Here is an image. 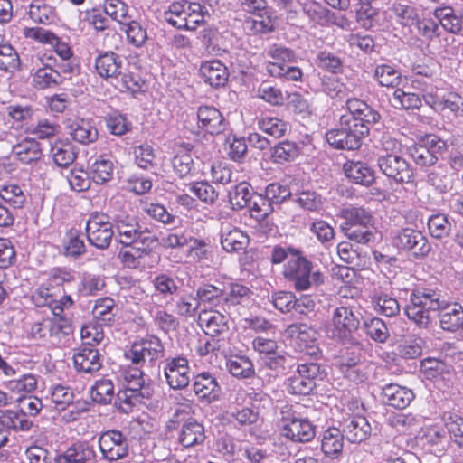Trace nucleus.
Listing matches in <instances>:
<instances>
[{
  "instance_id": "nucleus-24",
  "label": "nucleus",
  "mask_w": 463,
  "mask_h": 463,
  "mask_svg": "<svg viewBox=\"0 0 463 463\" xmlns=\"http://www.w3.org/2000/svg\"><path fill=\"white\" fill-rule=\"evenodd\" d=\"M381 396L384 403L399 410L409 406L415 397L411 389L396 383L385 384L382 388Z\"/></svg>"
},
{
  "instance_id": "nucleus-30",
  "label": "nucleus",
  "mask_w": 463,
  "mask_h": 463,
  "mask_svg": "<svg viewBox=\"0 0 463 463\" xmlns=\"http://www.w3.org/2000/svg\"><path fill=\"white\" fill-rule=\"evenodd\" d=\"M71 137L81 144L89 145L95 142L99 137V132L92 120L77 118L68 127Z\"/></svg>"
},
{
  "instance_id": "nucleus-43",
  "label": "nucleus",
  "mask_w": 463,
  "mask_h": 463,
  "mask_svg": "<svg viewBox=\"0 0 463 463\" xmlns=\"http://www.w3.org/2000/svg\"><path fill=\"white\" fill-rule=\"evenodd\" d=\"M115 300L110 298H101L95 301L92 310L94 317L104 326H112L118 312Z\"/></svg>"
},
{
  "instance_id": "nucleus-7",
  "label": "nucleus",
  "mask_w": 463,
  "mask_h": 463,
  "mask_svg": "<svg viewBox=\"0 0 463 463\" xmlns=\"http://www.w3.org/2000/svg\"><path fill=\"white\" fill-rule=\"evenodd\" d=\"M377 165L388 179L399 184L414 183V170L411 164L397 153H385L377 157Z\"/></svg>"
},
{
  "instance_id": "nucleus-8",
  "label": "nucleus",
  "mask_w": 463,
  "mask_h": 463,
  "mask_svg": "<svg viewBox=\"0 0 463 463\" xmlns=\"http://www.w3.org/2000/svg\"><path fill=\"white\" fill-rule=\"evenodd\" d=\"M165 354V347L161 339L154 335H146L139 341L134 342L130 348L125 351V357L133 365L144 366L146 362L153 364Z\"/></svg>"
},
{
  "instance_id": "nucleus-4",
  "label": "nucleus",
  "mask_w": 463,
  "mask_h": 463,
  "mask_svg": "<svg viewBox=\"0 0 463 463\" xmlns=\"http://www.w3.org/2000/svg\"><path fill=\"white\" fill-rule=\"evenodd\" d=\"M280 414V434L284 438L298 443L313 439L316 427L310 420L299 417L288 405L281 408Z\"/></svg>"
},
{
  "instance_id": "nucleus-3",
  "label": "nucleus",
  "mask_w": 463,
  "mask_h": 463,
  "mask_svg": "<svg viewBox=\"0 0 463 463\" xmlns=\"http://www.w3.org/2000/svg\"><path fill=\"white\" fill-rule=\"evenodd\" d=\"M449 147L448 141L436 135H427L419 143L411 146L408 153L418 166L430 167L444 158Z\"/></svg>"
},
{
  "instance_id": "nucleus-53",
  "label": "nucleus",
  "mask_w": 463,
  "mask_h": 463,
  "mask_svg": "<svg viewBox=\"0 0 463 463\" xmlns=\"http://www.w3.org/2000/svg\"><path fill=\"white\" fill-rule=\"evenodd\" d=\"M264 365L276 374L286 375L293 369L295 361L290 354L276 353L272 356L264 358Z\"/></svg>"
},
{
  "instance_id": "nucleus-35",
  "label": "nucleus",
  "mask_w": 463,
  "mask_h": 463,
  "mask_svg": "<svg viewBox=\"0 0 463 463\" xmlns=\"http://www.w3.org/2000/svg\"><path fill=\"white\" fill-rule=\"evenodd\" d=\"M345 434L340 428H328L323 432L321 450L328 458H337L343 450Z\"/></svg>"
},
{
  "instance_id": "nucleus-45",
  "label": "nucleus",
  "mask_w": 463,
  "mask_h": 463,
  "mask_svg": "<svg viewBox=\"0 0 463 463\" xmlns=\"http://www.w3.org/2000/svg\"><path fill=\"white\" fill-rule=\"evenodd\" d=\"M140 209L154 221L164 225H171L175 222L176 216L170 213L166 207L159 203L141 201Z\"/></svg>"
},
{
  "instance_id": "nucleus-1",
  "label": "nucleus",
  "mask_w": 463,
  "mask_h": 463,
  "mask_svg": "<svg viewBox=\"0 0 463 463\" xmlns=\"http://www.w3.org/2000/svg\"><path fill=\"white\" fill-rule=\"evenodd\" d=\"M345 109L339 118L338 127L328 130L326 139L335 149L354 151L361 147L371 127L379 123L382 117L378 110L357 98L347 99Z\"/></svg>"
},
{
  "instance_id": "nucleus-23",
  "label": "nucleus",
  "mask_w": 463,
  "mask_h": 463,
  "mask_svg": "<svg viewBox=\"0 0 463 463\" xmlns=\"http://www.w3.org/2000/svg\"><path fill=\"white\" fill-rule=\"evenodd\" d=\"M410 301L423 308L438 311L443 307L445 300L440 290L430 286H416L410 294Z\"/></svg>"
},
{
  "instance_id": "nucleus-25",
  "label": "nucleus",
  "mask_w": 463,
  "mask_h": 463,
  "mask_svg": "<svg viewBox=\"0 0 463 463\" xmlns=\"http://www.w3.org/2000/svg\"><path fill=\"white\" fill-rule=\"evenodd\" d=\"M74 392L71 388L61 384L53 386L51 392V400L55 404L56 410L64 411L69 406L73 407V409L70 411V419L72 420H77L80 412L88 410L85 405L83 407H80L79 402L74 404Z\"/></svg>"
},
{
  "instance_id": "nucleus-61",
  "label": "nucleus",
  "mask_w": 463,
  "mask_h": 463,
  "mask_svg": "<svg viewBox=\"0 0 463 463\" xmlns=\"http://www.w3.org/2000/svg\"><path fill=\"white\" fill-rule=\"evenodd\" d=\"M444 421L451 442L463 449V417L450 413L444 416Z\"/></svg>"
},
{
  "instance_id": "nucleus-6",
  "label": "nucleus",
  "mask_w": 463,
  "mask_h": 463,
  "mask_svg": "<svg viewBox=\"0 0 463 463\" xmlns=\"http://www.w3.org/2000/svg\"><path fill=\"white\" fill-rule=\"evenodd\" d=\"M85 231L90 244L99 250L108 249L115 233L111 217L97 211L89 215Z\"/></svg>"
},
{
  "instance_id": "nucleus-57",
  "label": "nucleus",
  "mask_w": 463,
  "mask_h": 463,
  "mask_svg": "<svg viewBox=\"0 0 463 463\" xmlns=\"http://www.w3.org/2000/svg\"><path fill=\"white\" fill-rule=\"evenodd\" d=\"M175 307L177 315L188 318L199 315L201 306L196 294L189 293L180 296L175 303Z\"/></svg>"
},
{
  "instance_id": "nucleus-31",
  "label": "nucleus",
  "mask_w": 463,
  "mask_h": 463,
  "mask_svg": "<svg viewBox=\"0 0 463 463\" xmlns=\"http://www.w3.org/2000/svg\"><path fill=\"white\" fill-rule=\"evenodd\" d=\"M343 169L354 184L370 186L374 182V171L364 162L349 160L344 164Z\"/></svg>"
},
{
  "instance_id": "nucleus-62",
  "label": "nucleus",
  "mask_w": 463,
  "mask_h": 463,
  "mask_svg": "<svg viewBox=\"0 0 463 463\" xmlns=\"http://www.w3.org/2000/svg\"><path fill=\"white\" fill-rule=\"evenodd\" d=\"M248 209L251 217L257 220H265L276 208L264 194H255Z\"/></svg>"
},
{
  "instance_id": "nucleus-14",
  "label": "nucleus",
  "mask_w": 463,
  "mask_h": 463,
  "mask_svg": "<svg viewBox=\"0 0 463 463\" xmlns=\"http://www.w3.org/2000/svg\"><path fill=\"white\" fill-rule=\"evenodd\" d=\"M189 363L186 357L178 355L167 357L164 361V374L170 388L179 390L185 388L190 382Z\"/></svg>"
},
{
  "instance_id": "nucleus-12",
  "label": "nucleus",
  "mask_w": 463,
  "mask_h": 463,
  "mask_svg": "<svg viewBox=\"0 0 463 463\" xmlns=\"http://www.w3.org/2000/svg\"><path fill=\"white\" fill-rule=\"evenodd\" d=\"M392 245L400 250L411 252L415 258L426 257L431 250L428 239L411 228L397 231L392 237Z\"/></svg>"
},
{
  "instance_id": "nucleus-39",
  "label": "nucleus",
  "mask_w": 463,
  "mask_h": 463,
  "mask_svg": "<svg viewBox=\"0 0 463 463\" xmlns=\"http://www.w3.org/2000/svg\"><path fill=\"white\" fill-rule=\"evenodd\" d=\"M91 179L98 184H103L113 178L114 164L107 155H100L90 165Z\"/></svg>"
},
{
  "instance_id": "nucleus-50",
  "label": "nucleus",
  "mask_w": 463,
  "mask_h": 463,
  "mask_svg": "<svg viewBox=\"0 0 463 463\" xmlns=\"http://www.w3.org/2000/svg\"><path fill=\"white\" fill-rule=\"evenodd\" d=\"M21 70L20 56L10 43H0V71L14 73Z\"/></svg>"
},
{
  "instance_id": "nucleus-20",
  "label": "nucleus",
  "mask_w": 463,
  "mask_h": 463,
  "mask_svg": "<svg viewBox=\"0 0 463 463\" xmlns=\"http://www.w3.org/2000/svg\"><path fill=\"white\" fill-rule=\"evenodd\" d=\"M291 334L296 335V342L299 351L309 356L311 359H318L322 352L316 344V331L305 324L292 325Z\"/></svg>"
},
{
  "instance_id": "nucleus-32",
  "label": "nucleus",
  "mask_w": 463,
  "mask_h": 463,
  "mask_svg": "<svg viewBox=\"0 0 463 463\" xmlns=\"http://www.w3.org/2000/svg\"><path fill=\"white\" fill-rule=\"evenodd\" d=\"M433 14L447 32L455 34L461 32L463 28V7L457 9L451 6L438 7L434 10Z\"/></svg>"
},
{
  "instance_id": "nucleus-56",
  "label": "nucleus",
  "mask_w": 463,
  "mask_h": 463,
  "mask_svg": "<svg viewBox=\"0 0 463 463\" xmlns=\"http://www.w3.org/2000/svg\"><path fill=\"white\" fill-rule=\"evenodd\" d=\"M28 14L33 22L43 24H51L57 17L55 8L45 3L31 4Z\"/></svg>"
},
{
  "instance_id": "nucleus-5",
  "label": "nucleus",
  "mask_w": 463,
  "mask_h": 463,
  "mask_svg": "<svg viewBox=\"0 0 463 463\" xmlns=\"http://www.w3.org/2000/svg\"><path fill=\"white\" fill-rule=\"evenodd\" d=\"M244 11L252 14L243 22L244 31L252 35L266 34L275 29L272 12L267 6L265 0H241Z\"/></svg>"
},
{
  "instance_id": "nucleus-27",
  "label": "nucleus",
  "mask_w": 463,
  "mask_h": 463,
  "mask_svg": "<svg viewBox=\"0 0 463 463\" xmlns=\"http://www.w3.org/2000/svg\"><path fill=\"white\" fill-rule=\"evenodd\" d=\"M439 326L444 331L456 333L463 329V307L457 303L446 304L438 310Z\"/></svg>"
},
{
  "instance_id": "nucleus-48",
  "label": "nucleus",
  "mask_w": 463,
  "mask_h": 463,
  "mask_svg": "<svg viewBox=\"0 0 463 463\" xmlns=\"http://www.w3.org/2000/svg\"><path fill=\"white\" fill-rule=\"evenodd\" d=\"M229 372L239 379L251 378L255 374V369L251 360L245 355L232 356L226 362Z\"/></svg>"
},
{
  "instance_id": "nucleus-22",
  "label": "nucleus",
  "mask_w": 463,
  "mask_h": 463,
  "mask_svg": "<svg viewBox=\"0 0 463 463\" xmlns=\"http://www.w3.org/2000/svg\"><path fill=\"white\" fill-rule=\"evenodd\" d=\"M193 387L195 395L203 402L211 403L220 398L221 386L217 379L210 373L204 372L197 374Z\"/></svg>"
},
{
  "instance_id": "nucleus-51",
  "label": "nucleus",
  "mask_w": 463,
  "mask_h": 463,
  "mask_svg": "<svg viewBox=\"0 0 463 463\" xmlns=\"http://www.w3.org/2000/svg\"><path fill=\"white\" fill-rule=\"evenodd\" d=\"M250 289L239 283H231L229 291L224 289V307H226L225 313H229L231 307H234L238 305L242 304L245 300L250 298Z\"/></svg>"
},
{
  "instance_id": "nucleus-42",
  "label": "nucleus",
  "mask_w": 463,
  "mask_h": 463,
  "mask_svg": "<svg viewBox=\"0 0 463 463\" xmlns=\"http://www.w3.org/2000/svg\"><path fill=\"white\" fill-rule=\"evenodd\" d=\"M299 146L294 141L283 140L277 143L270 150L273 163L283 165L294 161L299 155Z\"/></svg>"
},
{
  "instance_id": "nucleus-52",
  "label": "nucleus",
  "mask_w": 463,
  "mask_h": 463,
  "mask_svg": "<svg viewBox=\"0 0 463 463\" xmlns=\"http://www.w3.org/2000/svg\"><path fill=\"white\" fill-rule=\"evenodd\" d=\"M430 309L423 308L419 305L410 303L405 307L404 313L408 319L411 321L419 329H429L432 323Z\"/></svg>"
},
{
  "instance_id": "nucleus-13",
  "label": "nucleus",
  "mask_w": 463,
  "mask_h": 463,
  "mask_svg": "<svg viewBox=\"0 0 463 463\" xmlns=\"http://www.w3.org/2000/svg\"><path fill=\"white\" fill-rule=\"evenodd\" d=\"M99 447L103 458L109 461L124 458L129 450L128 438L117 430L102 432L99 439Z\"/></svg>"
},
{
  "instance_id": "nucleus-34",
  "label": "nucleus",
  "mask_w": 463,
  "mask_h": 463,
  "mask_svg": "<svg viewBox=\"0 0 463 463\" xmlns=\"http://www.w3.org/2000/svg\"><path fill=\"white\" fill-rule=\"evenodd\" d=\"M292 201L304 212L318 213L324 209L325 198L313 189L297 190Z\"/></svg>"
},
{
  "instance_id": "nucleus-16",
  "label": "nucleus",
  "mask_w": 463,
  "mask_h": 463,
  "mask_svg": "<svg viewBox=\"0 0 463 463\" xmlns=\"http://www.w3.org/2000/svg\"><path fill=\"white\" fill-rule=\"evenodd\" d=\"M73 364L78 372L94 373L101 368V355L90 341H88L75 349Z\"/></svg>"
},
{
  "instance_id": "nucleus-37",
  "label": "nucleus",
  "mask_w": 463,
  "mask_h": 463,
  "mask_svg": "<svg viewBox=\"0 0 463 463\" xmlns=\"http://www.w3.org/2000/svg\"><path fill=\"white\" fill-rule=\"evenodd\" d=\"M266 71L269 76L284 79L288 81L302 80L303 72L300 68L290 65L281 60H271L266 63Z\"/></svg>"
},
{
  "instance_id": "nucleus-38",
  "label": "nucleus",
  "mask_w": 463,
  "mask_h": 463,
  "mask_svg": "<svg viewBox=\"0 0 463 463\" xmlns=\"http://www.w3.org/2000/svg\"><path fill=\"white\" fill-rule=\"evenodd\" d=\"M13 153L23 164L36 162L43 155L40 143L35 138L28 137L13 146Z\"/></svg>"
},
{
  "instance_id": "nucleus-9",
  "label": "nucleus",
  "mask_w": 463,
  "mask_h": 463,
  "mask_svg": "<svg viewBox=\"0 0 463 463\" xmlns=\"http://www.w3.org/2000/svg\"><path fill=\"white\" fill-rule=\"evenodd\" d=\"M124 388L117 394L118 409L123 412H129L137 404H146L154 395V389L145 380L127 382Z\"/></svg>"
},
{
  "instance_id": "nucleus-21",
  "label": "nucleus",
  "mask_w": 463,
  "mask_h": 463,
  "mask_svg": "<svg viewBox=\"0 0 463 463\" xmlns=\"http://www.w3.org/2000/svg\"><path fill=\"white\" fill-rule=\"evenodd\" d=\"M199 304L203 310H216L215 308L221 307L223 312L226 311L224 307V288L212 284L201 283L195 289Z\"/></svg>"
},
{
  "instance_id": "nucleus-36",
  "label": "nucleus",
  "mask_w": 463,
  "mask_h": 463,
  "mask_svg": "<svg viewBox=\"0 0 463 463\" xmlns=\"http://www.w3.org/2000/svg\"><path fill=\"white\" fill-rule=\"evenodd\" d=\"M255 193L252 186L247 182H241L232 185L228 192L231 207L234 211L248 208Z\"/></svg>"
},
{
  "instance_id": "nucleus-26",
  "label": "nucleus",
  "mask_w": 463,
  "mask_h": 463,
  "mask_svg": "<svg viewBox=\"0 0 463 463\" xmlns=\"http://www.w3.org/2000/svg\"><path fill=\"white\" fill-rule=\"evenodd\" d=\"M122 69L123 59L114 52H103L95 58V70L105 80H113Z\"/></svg>"
},
{
  "instance_id": "nucleus-29",
  "label": "nucleus",
  "mask_w": 463,
  "mask_h": 463,
  "mask_svg": "<svg viewBox=\"0 0 463 463\" xmlns=\"http://www.w3.org/2000/svg\"><path fill=\"white\" fill-rule=\"evenodd\" d=\"M96 452L87 442H80L68 448L66 451L56 458V463H94Z\"/></svg>"
},
{
  "instance_id": "nucleus-28",
  "label": "nucleus",
  "mask_w": 463,
  "mask_h": 463,
  "mask_svg": "<svg viewBox=\"0 0 463 463\" xmlns=\"http://www.w3.org/2000/svg\"><path fill=\"white\" fill-rule=\"evenodd\" d=\"M200 74L207 84L216 89L225 86L229 80L228 70L219 60L203 62L200 67Z\"/></svg>"
},
{
  "instance_id": "nucleus-58",
  "label": "nucleus",
  "mask_w": 463,
  "mask_h": 463,
  "mask_svg": "<svg viewBox=\"0 0 463 463\" xmlns=\"http://www.w3.org/2000/svg\"><path fill=\"white\" fill-rule=\"evenodd\" d=\"M113 80L116 81L115 86L120 91H129L132 94L140 92L144 84V81L138 75H135L128 71L127 72L124 68L120 70V72Z\"/></svg>"
},
{
  "instance_id": "nucleus-33",
  "label": "nucleus",
  "mask_w": 463,
  "mask_h": 463,
  "mask_svg": "<svg viewBox=\"0 0 463 463\" xmlns=\"http://www.w3.org/2000/svg\"><path fill=\"white\" fill-rule=\"evenodd\" d=\"M204 427L194 419L189 418L182 425L178 434V442L184 448H192L205 440Z\"/></svg>"
},
{
  "instance_id": "nucleus-59",
  "label": "nucleus",
  "mask_w": 463,
  "mask_h": 463,
  "mask_svg": "<svg viewBox=\"0 0 463 463\" xmlns=\"http://www.w3.org/2000/svg\"><path fill=\"white\" fill-rule=\"evenodd\" d=\"M363 327L366 335L377 343H385L390 336L386 324L379 317L364 320Z\"/></svg>"
},
{
  "instance_id": "nucleus-60",
  "label": "nucleus",
  "mask_w": 463,
  "mask_h": 463,
  "mask_svg": "<svg viewBox=\"0 0 463 463\" xmlns=\"http://www.w3.org/2000/svg\"><path fill=\"white\" fill-rule=\"evenodd\" d=\"M390 10L395 16L397 22L403 26L413 25L419 16L416 7L400 2H394Z\"/></svg>"
},
{
  "instance_id": "nucleus-17",
  "label": "nucleus",
  "mask_w": 463,
  "mask_h": 463,
  "mask_svg": "<svg viewBox=\"0 0 463 463\" xmlns=\"http://www.w3.org/2000/svg\"><path fill=\"white\" fill-rule=\"evenodd\" d=\"M200 320L204 323L205 333L212 337H220L218 340L225 341L230 331V317L219 310H202L199 313Z\"/></svg>"
},
{
  "instance_id": "nucleus-63",
  "label": "nucleus",
  "mask_w": 463,
  "mask_h": 463,
  "mask_svg": "<svg viewBox=\"0 0 463 463\" xmlns=\"http://www.w3.org/2000/svg\"><path fill=\"white\" fill-rule=\"evenodd\" d=\"M92 400L99 404H109L114 397V384L109 379H100L91 387Z\"/></svg>"
},
{
  "instance_id": "nucleus-55",
  "label": "nucleus",
  "mask_w": 463,
  "mask_h": 463,
  "mask_svg": "<svg viewBox=\"0 0 463 463\" xmlns=\"http://www.w3.org/2000/svg\"><path fill=\"white\" fill-rule=\"evenodd\" d=\"M121 25L125 26V33L129 43L135 47H141L147 40L146 29L137 21L132 19L131 15L127 19L126 23Z\"/></svg>"
},
{
  "instance_id": "nucleus-47",
  "label": "nucleus",
  "mask_w": 463,
  "mask_h": 463,
  "mask_svg": "<svg viewBox=\"0 0 463 463\" xmlns=\"http://www.w3.org/2000/svg\"><path fill=\"white\" fill-rule=\"evenodd\" d=\"M426 181L439 194H446L452 188V178L448 174L447 166L441 164L434 165L428 173Z\"/></svg>"
},
{
  "instance_id": "nucleus-10",
  "label": "nucleus",
  "mask_w": 463,
  "mask_h": 463,
  "mask_svg": "<svg viewBox=\"0 0 463 463\" xmlns=\"http://www.w3.org/2000/svg\"><path fill=\"white\" fill-rule=\"evenodd\" d=\"M244 405L239 402V398H236L235 404L231 408L229 412L231 419H232L240 426H250L257 423L260 416L257 402L269 401V398L263 392H242L240 393Z\"/></svg>"
},
{
  "instance_id": "nucleus-2",
  "label": "nucleus",
  "mask_w": 463,
  "mask_h": 463,
  "mask_svg": "<svg viewBox=\"0 0 463 463\" xmlns=\"http://www.w3.org/2000/svg\"><path fill=\"white\" fill-rule=\"evenodd\" d=\"M284 265L283 276L297 291H304L312 286L324 283V275L319 269H314L313 262L298 255V250Z\"/></svg>"
},
{
  "instance_id": "nucleus-41",
  "label": "nucleus",
  "mask_w": 463,
  "mask_h": 463,
  "mask_svg": "<svg viewBox=\"0 0 463 463\" xmlns=\"http://www.w3.org/2000/svg\"><path fill=\"white\" fill-rule=\"evenodd\" d=\"M64 81V77L51 66L44 65L33 75V85L38 90L53 89Z\"/></svg>"
},
{
  "instance_id": "nucleus-18",
  "label": "nucleus",
  "mask_w": 463,
  "mask_h": 463,
  "mask_svg": "<svg viewBox=\"0 0 463 463\" xmlns=\"http://www.w3.org/2000/svg\"><path fill=\"white\" fill-rule=\"evenodd\" d=\"M111 221L119 242L125 246H131L140 226L137 218L126 212H118L111 217Z\"/></svg>"
},
{
  "instance_id": "nucleus-64",
  "label": "nucleus",
  "mask_w": 463,
  "mask_h": 463,
  "mask_svg": "<svg viewBox=\"0 0 463 463\" xmlns=\"http://www.w3.org/2000/svg\"><path fill=\"white\" fill-rule=\"evenodd\" d=\"M374 309L380 315L392 317L400 313L401 307L396 298L388 294H380L373 298Z\"/></svg>"
},
{
  "instance_id": "nucleus-46",
  "label": "nucleus",
  "mask_w": 463,
  "mask_h": 463,
  "mask_svg": "<svg viewBox=\"0 0 463 463\" xmlns=\"http://www.w3.org/2000/svg\"><path fill=\"white\" fill-rule=\"evenodd\" d=\"M0 424L15 431H29L33 422L20 411H0Z\"/></svg>"
},
{
  "instance_id": "nucleus-49",
  "label": "nucleus",
  "mask_w": 463,
  "mask_h": 463,
  "mask_svg": "<svg viewBox=\"0 0 463 463\" xmlns=\"http://www.w3.org/2000/svg\"><path fill=\"white\" fill-rule=\"evenodd\" d=\"M51 155L54 164L59 167L66 168L77 157V152L71 143L56 142L52 146Z\"/></svg>"
},
{
  "instance_id": "nucleus-19",
  "label": "nucleus",
  "mask_w": 463,
  "mask_h": 463,
  "mask_svg": "<svg viewBox=\"0 0 463 463\" xmlns=\"http://www.w3.org/2000/svg\"><path fill=\"white\" fill-rule=\"evenodd\" d=\"M340 430L351 443H360L367 439L372 432L371 425L364 416L355 415L340 422Z\"/></svg>"
},
{
  "instance_id": "nucleus-54",
  "label": "nucleus",
  "mask_w": 463,
  "mask_h": 463,
  "mask_svg": "<svg viewBox=\"0 0 463 463\" xmlns=\"http://www.w3.org/2000/svg\"><path fill=\"white\" fill-rule=\"evenodd\" d=\"M247 243V236L239 229L222 232L221 244L227 252H239L244 250Z\"/></svg>"
},
{
  "instance_id": "nucleus-15",
  "label": "nucleus",
  "mask_w": 463,
  "mask_h": 463,
  "mask_svg": "<svg viewBox=\"0 0 463 463\" xmlns=\"http://www.w3.org/2000/svg\"><path fill=\"white\" fill-rule=\"evenodd\" d=\"M196 117L198 128L213 136L224 132L228 126L222 113L213 106H200L197 109Z\"/></svg>"
},
{
  "instance_id": "nucleus-11",
  "label": "nucleus",
  "mask_w": 463,
  "mask_h": 463,
  "mask_svg": "<svg viewBox=\"0 0 463 463\" xmlns=\"http://www.w3.org/2000/svg\"><path fill=\"white\" fill-rule=\"evenodd\" d=\"M332 322L331 338L342 342L348 341L359 328L360 313L354 307L341 306L334 310Z\"/></svg>"
},
{
  "instance_id": "nucleus-40",
  "label": "nucleus",
  "mask_w": 463,
  "mask_h": 463,
  "mask_svg": "<svg viewBox=\"0 0 463 463\" xmlns=\"http://www.w3.org/2000/svg\"><path fill=\"white\" fill-rule=\"evenodd\" d=\"M190 1L180 0L171 3L164 11V19L171 25L184 29L187 27V12Z\"/></svg>"
},
{
  "instance_id": "nucleus-44",
  "label": "nucleus",
  "mask_w": 463,
  "mask_h": 463,
  "mask_svg": "<svg viewBox=\"0 0 463 463\" xmlns=\"http://www.w3.org/2000/svg\"><path fill=\"white\" fill-rule=\"evenodd\" d=\"M341 217L345 222L341 224L342 227H354V226H372L373 216L371 213L362 207H346L341 210Z\"/></svg>"
}]
</instances>
